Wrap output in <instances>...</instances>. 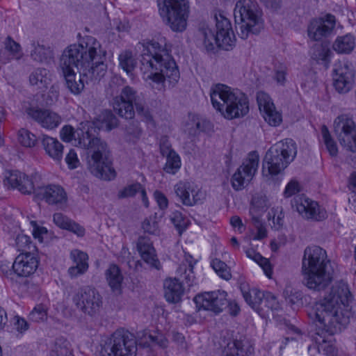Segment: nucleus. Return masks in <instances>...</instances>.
<instances>
[{
  "instance_id": "1",
  "label": "nucleus",
  "mask_w": 356,
  "mask_h": 356,
  "mask_svg": "<svg viewBox=\"0 0 356 356\" xmlns=\"http://www.w3.org/2000/svg\"><path fill=\"white\" fill-rule=\"evenodd\" d=\"M106 51L94 37L86 36L79 44L68 46L60 58V68L67 88L81 94L85 84L100 80L106 73Z\"/></svg>"
},
{
  "instance_id": "2",
  "label": "nucleus",
  "mask_w": 356,
  "mask_h": 356,
  "mask_svg": "<svg viewBox=\"0 0 356 356\" xmlns=\"http://www.w3.org/2000/svg\"><path fill=\"white\" fill-rule=\"evenodd\" d=\"M350 296L347 284L340 281L336 282L329 291H325L323 298L316 302L313 341L318 353L327 356L335 354L333 335L341 332L349 323Z\"/></svg>"
},
{
  "instance_id": "3",
  "label": "nucleus",
  "mask_w": 356,
  "mask_h": 356,
  "mask_svg": "<svg viewBox=\"0 0 356 356\" xmlns=\"http://www.w3.org/2000/svg\"><path fill=\"white\" fill-rule=\"evenodd\" d=\"M74 131L70 125H65L60 131V137L64 142L78 140V144L87 149V165L88 170L94 176L106 181L113 179L116 173L112 166L111 152L106 142L98 137L92 136L90 128L93 124L87 122L83 129Z\"/></svg>"
},
{
  "instance_id": "4",
  "label": "nucleus",
  "mask_w": 356,
  "mask_h": 356,
  "mask_svg": "<svg viewBox=\"0 0 356 356\" xmlns=\"http://www.w3.org/2000/svg\"><path fill=\"white\" fill-rule=\"evenodd\" d=\"M140 54V71L143 79L150 85L163 87L165 80L175 85L179 79L178 67L164 42L149 40L138 43Z\"/></svg>"
},
{
  "instance_id": "5",
  "label": "nucleus",
  "mask_w": 356,
  "mask_h": 356,
  "mask_svg": "<svg viewBox=\"0 0 356 356\" xmlns=\"http://www.w3.org/2000/svg\"><path fill=\"white\" fill-rule=\"evenodd\" d=\"M211 104L227 120L245 116L250 110L248 96L238 89L218 83L210 90Z\"/></svg>"
},
{
  "instance_id": "6",
  "label": "nucleus",
  "mask_w": 356,
  "mask_h": 356,
  "mask_svg": "<svg viewBox=\"0 0 356 356\" xmlns=\"http://www.w3.org/2000/svg\"><path fill=\"white\" fill-rule=\"evenodd\" d=\"M216 32L207 24L200 26L197 37L207 51H213L217 46L229 50L234 46L235 36L229 20L222 15H215Z\"/></svg>"
},
{
  "instance_id": "7",
  "label": "nucleus",
  "mask_w": 356,
  "mask_h": 356,
  "mask_svg": "<svg viewBox=\"0 0 356 356\" xmlns=\"http://www.w3.org/2000/svg\"><path fill=\"white\" fill-rule=\"evenodd\" d=\"M296 154V143L292 139L275 143L264 156L262 164L264 175L273 177L279 175L293 161Z\"/></svg>"
},
{
  "instance_id": "8",
  "label": "nucleus",
  "mask_w": 356,
  "mask_h": 356,
  "mask_svg": "<svg viewBox=\"0 0 356 356\" xmlns=\"http://www.w3.org/2000/svg\"><path fill=\"white\" fill-rule=\"evenodd\" d=\"M234 16L236 30L242 39L250 33L257 34L262 28L261 13L257 3L252 0H238L235 6Z\"/></svg>"
},
{
  "instance_id": "9",
  "label": "nucleus",
  "mask_w": 356,
  "mask_h": 356,
  "mask_svg": "<svg viewBox=\"0 0 356 356\" xmlns=\"http://www.w3.org/2000/svg\"><path fill=\"white\" fill-rule=\"evenodd\" d=\"M137 350L134 334L120 328L102 341L99 356H136Z\"/></svg>"
},
{
  "instance_id": "10",
  "label": "nucleus",
  "mask_w": 356,
  "mask_h": 356,
  "mask_svg": "<svg viewBox=\"0 0 356 356\" xmlns=\"http://www.w3.org/2000/svg\"><path fill=\"white\" fill-rule=\"evenodd\" d=\"M158 6L161 17L172 31L186 30L191 12L189 0H159Z\"/></svg>"
},
{
  "instance_id": "11",
  "label": "nucleus",
  "mask_w": 356,
  "mask_h": 356,
  "mask_svg": "<svg viewBox=\"0 0 356 356\" xmlns=\"http://www.w3.org/2000/svg\"><path fill=\"white\" fill-rule=\"evenodd\" d=\"M136 112L147 124L154 125L153 116L147 108L137 102V92L130 86L122 88L120 94L113 99V110L120 117L133 119L135 116L134 106Z\"/></svg>"
},
{
  "instance_id": "12",
  "label": "nucleus",
  "mask_w": 356,
  "mask_h": 356,
  "mask_svg": "<svg viewBox=\"0 0 356 356\" xmlns=\"http://www.w3.org/2000/svg\"><path fill=\"white\" fill-rule=\"evenodd\" d=\"M335 264L319 246L313 248V290H324L334 278Z\"/></svg>"
},
{
  "instance_id": "13",
  "label": "nucleus",
  "mask_w": 356,
  "mask_h": 356,
  "mask_svg": "<svg viewBox=\"0 0 356 356\" xmlns=\"http://www.w3.org/2000/svg\"><path fill=\"white\" fill-rule=\"evenodd\" d=\"M332 127L341 146L356 159V122L353 116L348 113L339 115Z\"/></svg>"
},
{
  "instance_id": "14",
  "label": "nucleus",
  "mask_w": 356,
  "mask_h": 356,
  "mask_svg": "<svg viewBox=\"0 0 356 356\" xmlns=\"http://www.w3.org/2000/svg\"><path fill=\"white\" fill-rule=\"evenodd\" d=\"M259 163L258 152H250L232 177V186L234 190H242L248 184L257 172Z\"/></svg>"
},
{
  "instance_id": "15",
  "label": "nucleus",
  "mask_w": 356,
  "mask_h": 356,
  "mask_svg": "<svg viewBox=\"0 0 356 356\" xmlns=\"http://www.w3.org/2000/svg\"><path fill=\"white\" fill-rule=\"evenodd\" d=\"M73 302L83 313L94 316L102 306V298L94 288L85 286L80 289L73 298Z\"/></svg>"
},
{
  "instance_id": "16",
  "label": "nucleus",
  "mask_w": 356,
  "mask_h": 356,
  "mask_svg": "<svg viewBox=\"0 0 356 356\" xmlns=\"http://www.w3.org/2000/svg\"><path fill=\"white\" fill-rule=\"evenodd\" d=\"M24 112L29 118L47 130L57 128L62 122L61 116L49 108L30 105L25 108Z\"/></svg>"
},
{
  "instance_id": "17",
  "label": "nucleus",
  "mask_w": 356,
  "mask_h": 356,
  "mask_svg": "<svg viewBox=\"0 0 356 356\" xmlns=\"http://www.w3.org/2000/svg\"><path fill=\"white\" fill-rule=\"evenodd\" d=\"M227 293L225 291L204 292L195 296L197 307L219 314L227 305Z\"/></svg>"
},
{
  "instance_id": "18",
  "label": "nucleus",
  "mask_w": 356,
  "mask_h": 356,
  "mask_svg": "<svg viewBox=\"0 0 356 356\" xmlns=\"http://www.w3.org/2000/svg\"><path fill=\"white\" fill-rule=\"evenodd\" d=\"M176 196L186 207L200 204L205 198L204 193L194 182L180 181L174 186Z\"/></svg>"
},
{
  "instance_id": "19",
  "label": "nucleus",
  "mask_w": 356,
  "mask_h": 356,
  "mask_svg": "<svg viewBox=\"0 0 356 356\" xmlns=\"http://www.w3.org/2000/svg\"><path fill=\"white\" fill-rule=\"evenodd\" d=\"M355 73L346 61H339L333 70V86L335 90L342 94L347 93L354 86Z\"/></svg>"
},
{
  "instance_id": "20",
  "label": "nucleus",
  "mask_w": 356,
  "mask_h": 356,
  "mask_svg": "<svg viewBox=\"0 0 356 356\" xmlns=\"http://www.w3.org/2000/svg\"><path fill=\"white\" fill-rule=\"evenodd\" d=\"M36 199L44 200L49 205L62 208L66 205L67 195L65 189L60 185L49 184L38 187L34 196Z\"/></svg>"
},
{
  "instance_id": "21",
  "label": "nucleus",
  "mask_w": 356,
  "mask_h": 356,
  "mask_svg": "<svg viewBox=\"0 0 356 356\" xmlns=\"http://www.w3.org/2000/svg\"><path fill=\"white\" fill-rule=\"evenodd\" d=\"M36 174L27 175L18 170L12 171L4 181L5 184H9L12 188L17 189L24 195H35Z\"/></svg>"
},
{
  "instance_id": "22",
  "label": "nucleus",
  "mask_w": 356,
  "mask_h": 356,
  "mask_svg": "<svg viewBox=\"0 0 356 356\" xmlns=\"http://www.w3.org/2000/svg\"><path fill=\"white\" fill-rule=\"evenodd\" d=\"M257 101L265 121L270 126L280 125L282 121V115L276 110L270 96L264 92H259L257 95Z\"/></svg>"
},
{
  "instance_id": "23",
  "label": "nucleus",
  "mask_w": 356,
  "mask_h": 356,
  "mask_svg": "<svg viewBox=\"0 0 356 356\" xmlns=\"http://www.w3.org/2000/svg\"><path fill=\"white\" fill-rule=\"evenodd\" d=\"M39 265L38 257L29 252L17 255L13 263V267L18 277H28L33 275Z\"/></svg>"
},
{
  "instance_id": "24",
  "label": "nucleus",
  "mask_w": 356,
  "mask_h": 356,
  "mask_svg": "<svg viewBox=\"0 0 356 356\" xmlns=\"http://www.w3.org/2000/svg\"><path fill=\"white\" fill-rule=\"evenodd\" d=\"M136 247L142 259L145 263L149 265L151 268L156 270L161 269L162 266L157 258L156 250L149 238L145 236L139 237Z\"/></svg>"
},
{
  "instance_id": "25",
  "label": "nucleus",
  "mask_w": 356,
  "mask_h": 356,
  "mask_svg": "<svg viewBox=\"0 0 356 356\" xmlns=\"http://www.w3.org/2000/svg\"><path fill=\"white\" fill-rule=\"evenodd\" d=\"M335 24L336 19L332 15L327 14L319 17L313 22V39L318 40L329 36L332 33Z\"/></svg>"
},
{
  "instance_id": "26",
  "label": "nucleus",
  "mask_w": 356,
  "mask_h": 356,
  "mask_svg": "<svg viewBox=\"0 0 356 356\" xmlns=\"http://www.w3.org/2000/svg\"><path fill=\"white\" fill-rule=\"evenodd\" d=\"M70 259L73 261L74 266L68 268V274L72 278L76 277L84 274L88 269V254L79 250H73L70 252Z\"/></svg>"
},
{
  "instance_id": "27",
  "label": "nucleus",
  "mask_w": 356,
  "mask_h": 356,
  "mask_svg": "<svg viewBox=\"0 0 356 356\" xmlns=\"http://www.w3.org/2000/svg\"><path fill=\"white\" fill-rule=\"evenodd\" d=\"M164 296L169 302H179L184 295V288L177 278H168L163 283Z\"/></svg>"
},
{
  "instance_id": "28",
  "label": "nucleus",
  "mask_w": 356,
  "mask_h": 356,
  "mask_svg": "<svg viewBox=\"0 0 356 356\" xmlns=\"http://www.w3.org/2000/svg\"><path fill=\"white\" fill-rule=\"evenodd\" d=\"M41 144L49 157L58 162L62 160L64 147L57 138L48 135H42Z\"/></svg>"
},
{
  "instance_id": "29",
  "label": "nucleus",
  "mask_w": 356,
  "mask_h": 356,
  "mask_svg": "<svg viewBox=\"0 0 356 356\" xmlns=\"http://www.w3.org/2000/svg\"><path fill=\"white\" fill-rule=\"evenodd\" d=\"M241 291L245 302L254 309H263L262 299L264 292L253 288L250 289L247 284H241Z\"/></svg>"
},
{
  "instance_id": "30",
  "label": "nucleus",
  "mask_w": 356,
  "mask_h": 356,
  "mask_svg": "<svg viewBox=\"0 0 356 356\" xmlns=\"http://www.w3.org/2000/svg\"><path fill=\"white\" fill-rule=\"evenodd\" d=\"M196 262V260H195L191 255L186 254L184 261L179 264L176 270L177 276L186 280V282L189 286H193L195 282V277L193 268Z\"/></svg>"
},
{
  "instance_id": "31",
  "label": "nucleus",
  "mask_w": 356,
  "mask_h": 356,
  "mask_svg": "<svg viewBox=\"0 0 356 356\" xmlns=\"http://www.w3.org/2000/svg\"><path fill=\"white\" fill-rule=\"evenodd\" d=\"M4 50L0 51V59L6 63L11 59H19L22 55L21 46L11 37L8 36L4 42Z\"/></svg>"
},
{
  "instance_id": "32",
  "label": "nucleus",
  "mask_w": 356,
  "mask_h": 356,
  "mask_svg": "<svg viewBox=\"0 0 356 356\" xmlns=\"http://www.w3.org/2000/svg\"><path fill=\"white\" fill-rule=\"evenodd\" d=\"M53 220L60 228L69 230L78 236H83L85 234V229L82 226L70 220L61 213H54Z\"/></svg>"
},
{
  "instance_id": "33",
  "label": "nucleus",
  "mask_w": 356,
  "mask_h": 356,
  "mask_svg": "<svg viewBox=\"0 0 356 356\" xmlns=\"http://www.w3.org/2000/svg\"><path fill=\"white\" fill-rule=\"evenodd\" d=\"M31 47L33 49L31 51V57L33 60L47 63L54 58V54L50 47L41 44L35 41L32 42Z\"/></svg>"
},
{
  "instance_id": "34",
  "label": "nucleus",
  "mask_w": 356,
  "mask_h": 356,
  "mask_svg": "<svg viewBox=\"0 0 356 356\" xmlns=\"http://www.w3.org/2000/svg\"><path fill=\"white\" fill-rule=\"evenodd\" d=\"M51 81L50 72L42 67L34 70L29 75L31 85L35 86L40 89L47 88Z\"/></svg>"
},
{
  "instance_id": "35",
  "label": "nucleus",
  "mask_w": 356,
  "mask_h": 356,
  "mask_svg": "<svg viewBox=\"0 0 356 356\" xmlns=\"http://www.w3.org/2000/svg\"><path fill=\"white\" fill-rule=\"evenodd\" d=\"M161 154L163 155L166 154V162L163 167V170L168 174H176L181 165L179 154L172 149H161Z\"/></svg>"
},
{
  "instance_id": "36",
  "label": "nucleus",
  "mask_w": 356,
  "mask_h": 356,
  "mask_svg": "<svg viewBox=\"0 0 356 356\" xmlns=\"http://www.w3.org/2000/svg\"><path fill=\"white\" fill-rule=\"evenodd\" d=\"M298 213L305 219L312 218V200L304 194L296 196L292 204Z\"/></svg>"
},
{
  "instance_id": "37",
  "label": "nucleus",
  "mask_w": 356,
  "mask_h": 356,
  "mask_svg": "<svg viewBox=\"0 0 356 356\" xmlns=\"http://www.w3.org/2000/svg\"><path fill=\"white\" fill-rule=\"evenodd\" d=\"M301 273L303 276L302 282L308 289H312V248L309 246H307L304 252Z\"/></svg>"
},
{
  "instance_id": "38",
  "label": "nucleus",
  "mask_w": 356,
  "mask_h": 356,
  "mask_svg": "<svg viewBox=\"0 0 356 356\" xmlns=\"http://www.w3.org/2000/svg\"><path fill=\"white\" fill-rule=\"evenodd\" d=\"M106 277L111 289L120 292L123 277L119 267L115 264L111 265L106 272Z\"/></svg>"
},
{
  "instance_id": "39",
  "label": "nucleus",
  "mask_w": 356,
  "mask_h": 356,
  "mask_svg": "<svg viewBox=\"0 0 356 356\" xmlns=\"http://www.w3.org/2000/svg\"><path fill=\"white\" fill-rule=\"evenodd\" d=\"M332 47L339 54H349L355 47V38L350 34L339 36L335 40Z\"/></svg>"
},
{
  "instance_id": "40",
  "label": "nucleus",
  "mask_w": 356,
  "mask_h": 356,
  "mask_svg": "<svg viewBox=\"0 0 356 356\" xmlns=\"http://www.w3.org/2000/svg\"><path fill=\"white\" fill-rule=\"evenodd\" d=\"M283 296L286 302L295 309L303 305L302 293L291 286H286L283 291Z\"/></svg>"
},
{
  "instance_id": "41",
  "label": "nucleus",
  "mask_w": 356,
  "mask_h": 356,
  "mask_svg": "<svg viewBox=\"0 0 356 356\" xmlns=\"http://www.w3.org/2000/svg\"><path fill=\"white\" fill-rule=\"evenodd\" d=\"M246 256L256 261L264 270L265 275L270 277L273 270L270 261L266 258L262 257L259 252H257L252 248H248L245 250Z\"/></svg>"
},
{
  "instance_id": "42",
  "label": "nucleus",
  "mask_w": 356,
  "mask_h": 356,
  "mask_svg": "<svg viewBox=\"0 0 356 356\" xmlns=\"http://www.w3.org/2000/svg\"><path fill=\"white\" fill-rule=\"evenodd\" d=\"M118 60L120 67L127 74L131 73L136 66V60L131 51H122L118 56Z\"/></svg>"
},
{
  "instance_id": "43",
  "label": "nucleus",
  "mask_w": 356,
  "mask_h": 356,
  "mask_svg": "<svg viewBox=\"0 0 356 356\" xmlns=\"http://www.w3.org/2000/svg\"><path fill=\"white\" fill-rule=\"evenodd\" d=\"M118 119L111 111H104L99 116L100 124L97 125L99 129H105L111 131L118 125Z\"/></svg>"
},
{
  "instance_id": "44",
  "label": "nucleus",
  "mask_w": 356,
  "mask_h": 356,
  "mask_svg": "<svg viewBox=\"0 0 356 356\" xmlns=\"http://www.w3.org/2000/svg\"><path fill=\"white\" fill-rule=\"evenodd\" d=\"M19 143L25 147H33L37 144V137L26 129L22 128L18 131Z\"/></svg>"
},
{
  "instance_id": "45",
  "label": "nucleus",
  "mask_w": 356,
  "mask_h": 356,
  "mask_svg": "<svg viewBox=\"0 0 356 356\" xmlns=\"http://www.w3.org/2000/svg\"><path fill=\"white\" fill-rule=\"evenodd\" d=\"M222 356H244L242 342L236 339L228 341L224 348Z\"/></svg>"
},
{
  "instance_id": "46",
  "label": "nucleus",
  "mask_w": 356,
  "mask_h": 356,
  "mask_svg": "<svg viewBox=\"0 0 356 356\" xmlns=\"http://www.w3.org/2000/svg\"><path fill=\"white\" fill-rule=\"evenodd\" d=\"M321 135L330 154L332 156H336L338 153L337 145L332 138L328 129L325 126H323L321 128Z\"/></svg>"
},
{
  "instance_id": "47",
  "label": "nucleus",
  "mask_w": 356,
  "mask_h": 356,
  "mask_svg": "<svg viewBox=\"0 0 356 356\" xmlns=\"http://www.w3.org/2000/svg\"><path fill=\"white\" fill-rule=\"evenodd\" d=\"M262 307L270 309L272 312H277L281 309V305L277 297L269 291H266L264 293Z\"/></svg>"
},
{
  "instance_id": "48",
  "label": "nucleus",
  "mask_w": 356,
  "mask_h": 356,
  "mask_svg": "<svg viewBox=\"0 0 356 356\" xmlns=\"http://www.w3.org/2000/svg\"><path fill=\"white\" fill-rule=\"evenodd\" d=\"M211 265L216 273L225 280H229L232 277L230 270L227 265L218 259H213Z\"/></svg>"
},
{
  "instance_id": "49",
  "label": "nucleus",
  "mask_w": 356,
  "mask_h": 356,
  "mask_svg": "<svg viewBox=\"0 0 356 356\" xmlns=\"http://www.w3.org/2000/svg\"><path fill=\"white\" fill-rule=\"evenodd\" d=\"M315 56L317 62L321 63L327 67L330 61L332 51L327 44L321 45L319 49L315 51Z\"/></svg>"
},
{
  "instance_id": "50",
  "label": "nucleus",
  "mask_w": 356,
  "mask_h": 356,
  "mask_svg": "<svg viewBox=\"0 0 356 356\" xmlns=\"http://www.w3.org/2000/svg\"><path fill=\"white\" fill-rule=\"evenodd\" d=\"M141 188L142 185L138 182L125 186L124 188L118 191V198L124 199L134 197L137 193H138L141 190Z\"/></svg>"
},
{
  "instance_id": "51",
  "label": "nucleus",
  "mask_w": 356,
  "mask_h": 356,
  "mask_svg": "<svg viewBox=\"0 0 356 356\" xmlns=\"http://www.w3.org/2000/svg\"><path fill=\"white\" fill-rule=\"evenodd\" d=\"M15 243L19 251L26 252L33 246L31 237L25 234H19L15 239Z\"/></svg>"
},
{
  "instance_id": "52",
  "label": "nucleus",
  "mask_w": 356,
  "mask_h": 356,
  "mask_svg": "<svg viewBox=\"0 0 356 356\" xmlns=\"http://www.w3.org/2000/svg\"><path fill=\"white\" fill-rule=\"evenodd\" d=\"M0 271L2 275L10 280V281H14L16 276L15 270L13 267V264L8 261H0Z\"/></svg>"
},
{
  "instance_id": "53",
  "label": "nucleus",
  "mask_w": 356,
  "mask_h": 356,
  "mask_svg": "<svg viewBox=\"0 0 356 356\" xmlns=\"http://www.w3.org/2000/svg\"><path fill=\"white\" fill-rule=\"evenodd\" d=\"M170 220L179 232L186 228V219L179 211H175L172 213L170 215Z\"/></svg>"
},
{
  "instance_id": "54",
  "label": "nucleus",
  "mask_w": 356,
  "mask_h": 356,
  "mask_svg": "<svg viewBox=\"0 0 356 356\" xmlns=\"http://www.w3.org/2000/svg\"><path fill=\"white\" fill-rule=\"evenodd\" d=\"M142 228L145 232L149 234H156L159 232V225L155 218L149 217L144 220Z\"/></svg>"
},
{
  "instance_id": "55",
  "label": "nucleus",
  "mask_w": 356,
  "mask_h": 356,
  "mask_svg": "<svg viewBox=\"0 0 356 356\" xmlns=\"http://www.w3.org/2000/svg\"><path fill=\"white\" fill-rule=\"evenodd\" d=\"M301 191V187L299 182L296 179H291L286 186L283 192V195L285 198H289L293 195L299 193Z\"/></svg>"
},
{
  "instance_id": "56",
  "label": "nucleus",
  "mask_w": 356,
  "mask_h": 356,
  "mask_svg": "<svg viewBox=\"0 0 356 356\" xmlns=\"http://www.w3.org/2000/svg\"><path fill=\"white\" fill-rule=\"evenodd\" d=\"M47 317V312L43 306L38 305L30 312L29 318L34 322L44 321Z\"/></svg>"
},
{
  "instance_id": "57",
  "label": "nucleus",
  "mask_w": 356,
  "mask_h": 356,
  "mask_svg": "<svg viewBox=\"0 0 356 356\" xmlns=\"http://www.w3.org/2000/svg\"><path fill=\"white\" fill-rule=\"evenodd\" d=\"M313 220L321 221L327 216L325 209L313 201Z\"/></svg>"
},
{
  "instance_id": "58",
  "label": "nucleus",
  "mask_w": 356,
  "mask_h": 356,
  "mask_svg": "<svg viewBox=\"0 0 356 356\" xmlns=\"http://www.w3.org/2000/svg\"><path fill=\"white\" fill-rule=\"evenodd\" d=\"M65 162L70 169H75L79 165L80 162L74 149H71L66 155Z\"/></svg>"
},
{
  "instance_id": "59",
  "label": "nucleus",
  "mask_w": 356,
  "mask_h": 356,
  "mask_svg": "<svg viewBox=\"0 0 356 356\" xmlns=\"http://www.w3.org/2000/svg\"><path fill=\"white\" fill-rule=\"evenodd\" d=\"M286 68L284 66L277 67L275 70L274 80L277 84L284 86L286 81Z\"/></svg>"
},
{
  "instance_id": "60",
  "label": "nucleus",
  "mask_w": 356,
  "mask_h": 356,
  "mask_svg": "<svg viewBox=\"0 0 356 356\" xmlns=\"http://www.w3.org/2000/svg\"><path fill=\"white\" fill-rule=\"evenodd\" d=\"M273 227L275 229H280L284 225V214L282 211V209L277 208L273 211Z\"/></svg>"
},
{
  "instance_id": "61",
  "label": "nucleus",
  "mask_w": 356,
  "mask_h": 356,
  "mask_svg": "<svg viewBox=\"0 0 356 356\" xmlns=\"http://www.w3.org/2000/svg\"><path fill=\"white\" fill-rule=\"evenodd\" d=\"M154 197L158 204L159 208L162 210L167 209L168 206V200L166 196L160 191H155Z\"/></svg>"
},
{
  "instance_id": "62",
  "label": "nucleus",
  "mask_w": 356,
  "mask_h": 356,
  "mask_svg": "<svg viewBox=\"0 0 356 356\" xmlns=\"http://www.w3.org/2000/svg\"><path fill=\"white\" fill-rule=\"evenodd\" d=\"M15 321L14 325L18 332H23L28 330V323L24 318L15 316Z\"/></svg>"
},
{
  "instance_id": "63",
  "label": "nucleus",
  "mask_w": 356,
  "mask_h": 356,
  "mask_svg": "<svg viewBox=\"0 0 356 356\" xmlns=\"http://www.w3.org/2000/svg\"><path fill=\"white\" fill-rule=\"evenodd\" d=\"M69 342L62 339H57L56 346L60 347V350L56 347V351L60 355H67L68 353Z\"/></svg>"
},
{
  "instance_id": "64",
  "label": "nucleus",
  "mask_w": 356,
  "mask_h": 356,
  "mask_svg": "<svg viewBox=\"0 0 356 356\" xmlns=\"http://www.w3.org/2000/svg\"><path fill=\"white\" fill-rule=\"evenodd\" d=\"M255 209H251L250 210V215L251 216L252 222L254 227L260 226V225L263 224L261 220V216L257 213H256Z\"/></svg>"
}]
</instances>
